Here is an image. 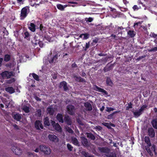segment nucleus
<instances>
[{
    "mask_svg": "<svg viewBox=\"0 0 157 157\" xmlns=\"http://www.w3.org/2000/svg\"><path fill=\"white\" fill-rule=\"evenodd\" d=\"M144 141L147 144V145L145 146V147L146 150L150 156H153V154L152 151L156 154L155 145L154 144L151 145L150 138L148 136H146L145 137Z\"/></svg>",
    "mask_w": 157,
    "mask_h": 157,
    "instance_id": "1",
    "label": "nucleus"
},
{
    "mask_svg": "<svg viewBox=\"0 0 157 157\" xmlns=\"http://www.w3.org/2000/svg\"><path fill=\"white\" fill-rule=\"evenodd\" d=\"M29 12V9L28 6H26L21 10L20 15L21 19H23L27 16V14Z\"/></svg>",
    "mask_w": 157,
    "mask_h": 157,
    "instance_id": "2",
    "label": "nucleus"
},
{
    "mask_svg": "<svg viewBox=\"0 0 157 157\" xmlns=\"http://www.w3.org/2000/svg\"><path fill=\"white\" fill-rule=\"evenodd\" d=\"M39 149L45 154L49 155L51 152V150L49 147L45 145H40Z\"/></svg>",
    "mask_w": 157,
    "mask_h": 157,
    "instance_id": "3",
    "label": "nucleus"
},
{
    "mask_svg": "<svg viewBox=\"0 0 157 157\" xmlns=\"http://www.w3.org/2000/svg\"><path fill=\"white\" fill-rule=\"evenodd\" d=\"M67 113L71 115L75 114V109L74 106L71 105H69L67 107Z\"/></svg>",
    "mask_w": 157,
    "mask_h": 157,
    "instance_id": "4",
    "label": "nucleus"
},
{
    "mask_svg": "<svg viewBox=\"0 0 157 157\" xmlns=\"http://www.w3.org/2000/svg\"><path fill=\"white\" fill-rule=\"evenodd\" d=\"M1 75L3 78H10L11 76H13V73L12 72H8L5 71L2 73Z\"/></svg>",
    "mask_w": 157,
    "mask_h": 157,
    "instance_id": "5",
    "label": "nucleus"
},
{
    "mask_svg": "<svg viewBox=\"0 0 157 157\" xmlns=\"http://www.w3.org/2000/svg\"><path fill=\"white\" fill-rule=\"evenodd\" d=\"M13 151L17 155H20L22 153V150L19 147L13 146L11 148Z\"/></svg>",
    "mask_w": 157,
    "mask_h": 157,
    "instance_id": "6",
    "label": "nucleus"
},
{
    "mask_svg": "<svg viewBox=\"0 0 157 157\" xmlns=\"http://www.w3.org/2000/svg\"><path fill=\"white\" fill-rule=\"evenodd\" d=\"M80 139L82 145L85 147H88L89 146V142L85 136L80 137Z\"/></svg>",
    "mask_w": 157,
    "mask_h": 157,
    "instance_id": "7",
    "label": "nucleus"
},
{
    "mask_svg": "<svg viewBox=\"0 0 157 157\" xmlns=\"http://www.w3.org/2000/svg\"><path fill=\"white\" fill-rule=\"evenodd\" d=\"M147 132L148 135L151 138L154 137L155 136V131L153 128L152 127L148 128L147 129Z\"/></svg>",
    "mask_w": 157,
    "mask_h": 157,
    "instance_id": "8",
    "label": "nucleus"
},
{
    "mask_svg": "<svg viewBox=\"0 0 157 157\" xmlns=\"http://www.w3.org/2000/svg\"><path fill=\"white\" fill-rule=\"evenodd\" d=\"M29 58V57L28 55L24 56H23L22 55L19 56L17 61L18 63L25 62L26 61V59L28 58Z\"/></svg>",
    "mask_w": 157,
    "mask_h": 157,
    "instance_id": "9",
    "label": "nucleus"
},
{
    "mask_svg": "<svg viewBox=\"0 0 157 157\" xmlns=\"http://www.w3.org/2000/svg\"><path fill=\"white\" fill-rule=\"evenodd\" d=\"M59 87L60 88L63 87L64 89V91H67L69 90V88L67 86V84L66 82L63 81L60 83Z\"/></svg>",
    "mask_w": 157,
    "mask_h": 157,
    "instance_id": "10",
    "label": "nucleus"
},
{
    "mask_svg": "<svg viewBox=\"0 0 157 157\" xmlns=\"http://www.w3.org/2000/svg\"><path fill=\"white\" fill-rule=\"evenodd\" d=\"M94 90L96 91L103 93L105 94L106 95L108 94V93L106 90L96 85L94 86Z\"/></svg>",
    "mask_w": 157,
    "mask_h": 157,
    "instance_id": "11",
    "label": "nucleus"
},
{
    "mask_svg": "<svg viewBox=\"0 0 157 157\" xmlns=\"http://www.w3.org/2000/svg\"><path fill=\"white\" fill-rule=\"evenodd\" d=\"M49 139L51 141L57 142L58 141V139L57 137L54 135H49L48 136Z\"/></svg>",
    "mask_w": 157,
    "mask_h": 157,
    "instance_id": "12",
    "label": "nucleus"
},
{
    "mask_svg": "<svg viewBox=\"0 0 157 157\" xmlns=\"http://www.w3.org/2000/svg\"><path fill=\"white\" fill-rule=\"evenodd\" d=\"M98 149L99 151L102 153H105V155H106V154H107L109 152L110 149L106 147H99Z\"/></svg>",
    "mask_w": 157,
    "mask_h": 157,
    "instance_id": "13",
    "label": "nucleus"
},
{
    "mask_svg": "<svg viewBox=\"0 0 157 157\" xmlns=\"http://www.w3.org/2000/svg\"><path fill=\"white\" fill-rule=\"evenodd\" d=\"M35 127L38 130H39L40 128L41 129H43V128L41 122L39 121H36L35 122Z\"/></svg>",
    "mask_w": 157,
    "mask_h": 157,
    "instance_id": "14",
    "label": "nucleus"
},
{
    "mask_svg": "<svg viewBox=\"0 0 157 157\" xmlns=\"http://www.w3.org/2000/svg\"><path fill=\"white\" fill-rule=\"evenodd\" d=\"M71 142L74 145L78 146H80L79 142L76 138L74 137H71Z\"/></svg>",
    "mask_w": 157,
    "mask_h": 157,
    "instance_id": "15",
    "label": "nucleus"
},
{
    "mask_svg": "<svg viewBox=\"0 0 157 157\" xmlns=\"http://www.w3.org/2000/svg\"><path fill=\"white\" fill-rule=\"evenodd\" d=\"M84 106L86 110L91 111L92 109L91 104L88 102L84 103Z\"/></svg>",
    "mask_w": 157,
    "mask_h": 157,
    "instance_id": "16",
    "label": "nucleus"
},
{
    "mask_svg": "<svg viewBox=\"0 0 157 157\" xmlns=\"http://www.w3.org/2000/svg\"><path fill=\"white\" fill-rule=\"evenodd\" d=\"M87 137L91 140H94L95 139V136L91 132H86V133Z\"/></svg>",
    "mask_w": 157,
    "mask_h": 157,
    "instance_id": "17",
    "label": "nucleus"
},
{
    "mask_svg": "<svg viewBox=\"0 0 157 157\" xmlns=\"http://www.w3.org/2000/svg\"><path fill=\"white\" fill-rule=\"evenodd\" d=\"M152 126L156 129H157V117L154 118L151 121Z\"/></svg>",
    "mask_w": 157,
    "mask_h": 157,
    "instance_id": "18",
    "label": "nucleus"
},
{
    "mask_svg": "<svg viewBox=\"0 0 157 157\" xmlns=\"http://www.w3.org/2000/svg\"><path fill=\"white\" fill-rule=\"evenodd\" d=\"M47 111L48 113L50 115H53L55 110L53 108L50 107L47 108Z\"/></svg>",
    "mask_w": 157,
    "mask_h": 157,
    "instance_id": "19",
    "label": "nucleus"
},
{
    "mask_svg": "<svg viewBox=\"0 0 157 157\" xmlns=\"http://www.w3.org/2000/svg\"><path fill=\"white\" fill-rule=\"evenodd\" d=\"M5 90L7 92L9 93L10 94L14 93L15 91V90L11 87H9L5 88Z\"/></svg>",
    "mask_w": 157,
    "mask_h": 157,
    "instance_id": "20",
    "label": "nucleus"
},
{
    "mask_svg": "<svg viewBox=\"0 0 157 157\" xmlns=\"http://www.w3.org/2000/svg\"><path fill=\"white\" fill-rule=\"evenodd\" d=\"M67 5H65L64 6H63L60 4H58L56 5L57 8L61 11H63L64 10L65 8L67 7Z\"/></svg>",
    "mask_w": 157,
    "mask_h": 157,
    "instance_id": "21",
    "label": "nucleus"
},
{
    "mask_svg": "<svg viewBox=\"0 0 157 157\" xmlns=\"http://www.w3.org/2000/svg\"><path fill=\"white\" fill-rule=\"evenodd\" d=\"M65 121L67 124L69 125H71V118L68 116H65Z\"/></svg>",
    "mask_w": 157,
    "mask_h": 157,
    "instance_id": "22",
    "label": "nucleus"
},
{
    "mask_svg": "<svg viewBox=\"0 0 157 157\" xmlns=\"http://www.w3.org/2000/svg\"><path fill=\"white\" fill-rule=\"evenodd\" d=\"M58 55L57 54H56L49 60V62L50 63H55L56 61V60L58 58Z\"/></svg>",
    "mask_w": 157,
    "mask_h": 157,
    "instance_id": "23",
    "label": "nucleus"
},
{
    "mask_svg": "<svg viewBox=\"0 0 157 157\" xmlns=\"http://www.w3.org/2000/svg\"><path fill=\"white\" fill-rule=\"evenodd\" d=\"M57 119L59 122L63 123V115L60 114H58L56 116Z\"/></svg>",
    "mask_w": 157,
    "mask_h": 157,
    "instance_id": "24",
    "label": "nucleus"
},
{
    "mask_svg": "<svg viewBox=\"0 0 157 157\" xmlns=\"http://www.w3.org/2000/svg\"><path fill=\"white\" fill-rule=\"evenodd\" d=\"M89 35L87 33H83L81 34L79 37L80 38L83 37V40H86L89 38Z\"/></svg>",
    "mask_w": 157,
    "mask_h": 157,
    "instance_id": "25",
    "label": "nucleus"
},
{
    "mask_svg": "<svg viewBox=\"0 0 157 157\" xmlns=\"http://www.w3.org/2000/svg\"><path fill=\"white\" fill-rule=\"evenodd\" d=\"M106 156L107 157H116V155L114 152H111L110 150L109 152L106 154Z\"/></svg>",
    "mask_w": 157,
    "mask_h": 157,
    "instance_id": "26",
    "label": "nucleus"
},
{
    "mask_svg": "<svg viewBox=\"0 0 157 157\" xmlns=\"http://www.w3.org/2000/svg\"><path fill=\"white\" fill-rule=\"evenodd\" d=\"M13 118L17 121H19L21 119V114L19 113H17L14 114L13 116Z\"/></svg>",
    "mask_w": 157,
    "mask_h": 157,
    "instance_id": "27",
    "label": "nucleus"
},
{
    "mask_svg": "<svg viewBox=\"0 0 157 157\" xmlns=\"http://www.w3.org/2000/svg\"><path fill=\"white\" fill-rule=\"evenodd\" d=\"M36 25L33 23H31L30 26H29V28L33 32H34L36 29Z\"/></svg>",
    "mask_w": 157,
    "mask_h": 157,
    "instance_id": "28",
    "label": "nucleus"
},
{
    "mask_svg": "<svg viewBox=\"0 0 157 157\" xmlns=\"http://www.w3.org/2000/svg\"><path fill=\"white\" fill-rule=\"evenodd\" d=\"M106 83L107 85L112 86L113 85V83L110 78L107 77L106 80Z\"/></svg>",
    "mask_w": 157,
    "mask_h": 157,
    "instance_id": "29",
    "label": "nucleus"
},
{
    "mask_svg": "<svg viewBox=\"0 0 157 157\" xmlns=\"http://www.w3.org/2000/svg\"><path fill=\"white\" fill-rule=\"evenodd\" d=\"M74 78L76 81H77L80 82H83L85 81L84 79L81 78V77L79 76H74Z\"/></svg>",
    "mask_w": 157,
    "mask_h": 157,
    "instance_id": "30",
    "label": "nucleus"
},
{
    "mask_svg": "<svg viewBox=\"0 0 157 157\" xmlns=\"http://www.w3.org/2000/svg\"><path fill=\"white\" fill-rule=\"evenodd\" d=\"M54 127L56 130L59 132H60L61 131V129L59 125L58 124L56 123L54 125Z\"/></svg>",
    "mask_w": 157,
    "mask_h": 157,
    "instance_id": "31",
    "label": "nucleus"
},
{
    "mask_svg": "<svg viewBox=\"0 0 157 157\" xmlns=\"http://www.w3.org/2000/svg\"><path fill=\"white\" fill-rule=\"evenodd\" d=\"M133 113L135 117H137L142 113L139 110L138 111L133 112Z\"/></svg>",
    "mask_w": 157,
    "mask_h": 157,
    "instance_id": "32",
    "label": "nucleus"
},
{
    "mask_svg": "<svg viewBox=\"0 0 157 157\" xmlns=\"http://www.w3.org/2000/svg\"><path fill=\"white\" fill-rule=\"evenodd\" d=\"M36 0H32L30 1V4L31 5L33 6H35L36 7L37 6H39V3H37L36 2Z\"/></svg>",
    "mask_w": 157,
    "mask_h": 157,
    "instance_id": "33",
    "label": "nucleus"
},
{
    "mask_svg": "<svg viewBox=\"0 0 157 157\" xmlns=\"http://www.w3.org/2000/svg\"><path fill=\"white\" fill-rule=\"evenodd\" d=\"M128 34L131 37H134L135 35L134 31L132 30L129 31L128 32Z\"/></svg>",
    "mask_w": 157,
    "mask_h": 157,
    "instance_id": "34",
    "label": "nucleus"
},
{
    "mask_svg": "<svg viewBox=\"0 0 157 157\" xmlns=\"http://www.w3.org/2000/svg\"><path fill=\"white\" fill-rule=\"evenodd\" d=\"M44 124L45 125L49 126L50 125V123L49 121V119L48 117H46L44 119Z\"/></svg>",
    "mask_w": 157,
    "mask_h": 157,
    "instance_id": "35",
    "label": "nucleus"
},
{
    "mask_svg": "<svg viewBox=\"0 0 157 157\" xmlns=\"http://www.w3.org/2000/svg\"><path fill=\"white\" fill-rule=\"evenodd\" d=\"M81 154L86 157H91V156L88 152H86L85 151H82L81 152Z\"/></svg>",
    "mask_w": 157,
    "mask_h": 157,
    "instance_id": "36",
    "label": "nucleus"
},
{
    "mask_svg": "<svg viewBox=\"0 0 157 157\" xmlns=\"http://www.w3.org/2000/svg\"><path fill=\"white\" fill-rule=\"evenodd\" d=\"M10 56L8 55H6L4 56V60L6 62H8L10 60Z\"/></svg>",
    "mask_w": 157,
    "mask_h": 157,
    "instance_id": "37",
    "label": "nucleus"
},
{
    "mask_svg": "<svg viewBox=\"0 0 157 157\" xmlns=\"http://www.w3.org/2000/svg\"><path fill=\"white\" fill-rule=\"evenodd\" d=\"M147 105H143L142 106L141 108L140 109V111L142 113L143 111L147 107Z\"/></svg>",
    "mask_w": 157,
    "mask_h": 157,
    "instance_id": "38",
    "label": "nucleus"
},
{
    "mask_svg": "<svg viewBox=\"0 0 157 157\" xmlns=\"http://www.w3.org/2000/svg\"><path fill=\"white\" fill-rule=\"evenodd\" d=\"M32 76L33 78L37 81H39V76L35 73L32 74Z\"/></svg>",
    "mask_w": 157,
    "mask_h": 157,
    "instance_id": "39",
    "label": "nucleus"
},
{
    "mask_svg": "<svg viewBox=\"0 0 157 157\" xmlns=\"http://www.w3.org/2000/svg\"><path fill=\"white\" fill-rule=\"evenodd\" d=\"M15 81V79L14 78H12L10 79L7 80L6 82L7 83L10 84Z\"/></svg>",
    "mask_w": 157,
    "mask_h": 157,
    "instance_id": "40",
    "label": "nucleus"
},
{
    "mask_svg": "<svg viewBox=\"0 0 157 157\" xmlns=\"http://www.w3.org/2000/svg\"><path fill=\"white\" fill-rule=\"evenodd\" d=\"M67 147L68 150L70 151H71L72 150L73 147L70 144H67Z\"/></svg>",
    "mask_w": 157,
    "mask_h": 157,
    "instance_id": "41",
    "label": "nucleus"
},
{
    "mask_svg": "<svg viewBox=\"0 0 157 157\" xmlns=\"http://www.w3.org/2000/svg\"><path fill=\"white\" fill-rule=\"evenodd\" d=\"M23 110L26 113H28L29 111V107L27 106H25L23 108Z\"/></svg>",
    "mask_w": 157,
    "mask_h": 157,
    "instance_id": "42",
    "label": "nucleus"
},
{
    "mask_svg": "<svg viewBox=\"0 0 157 157\" xmlns=\"http://www.w3.org/2000/svg\"><path fill=\"white\" fill-rule=\"evenodd\" d=\"M67 131L69 133L72 134L74 133L73 130L69 127H67L66 128Z\"/></svg>",
    "mask_w": 157,
    "mask_h": 157,
    "instance_id": "43",
    "label": "nucleus"
},
{
    "mask_svg": "<svg viewBox=\"0 0 157 157\" xmlns=\"http://www.w3.org/2000/svg\"><path fill=\"white\" fill-rule=\"evenodd\" d=\"M85 20L87 22H90L93 21V19L91 17H89V18H86Z\"/></svg>",
    "mask_w": 157,
    "mask_h": 157,
    "instance_id": "44",
    "label": "nucleus"
},
{
    "mask_svg": "<svg viewBox=\"0 0 157 157\" xmlns=\"http://www.w3.org/2000/svg\"><path fill=\"white\" fill-rule=\"evenodd\" d=\"M114 110V109L113 108L107 107L106 108V111L107 112H109L111 111H113Z\"/></svg>",
    "mask_w": 157,
    "mask_h": 157,
    "instance_id": "45",
    "label": "nucleus"
},
{
    "mask_svg": "<svg viewBox=\"0 0 157 157\" xmlns=\"http://www.w3.org/2000/svg\"><path fill=\"white\" fill-rule=\"evenodd\" d=\"M25 38H27L30 35L28 32H26L24 33Z\"/></svg>",
    "mask_w": 157,
    "mask_h": 157,
    "instance_id": "46",
    "label": "nucleus"
},
{
    "mask_svg": "<svg viewBox=\"0 0 157 157\" xmlns=\"http://www.w3.org/2000/svg\"><path fill=\"white\" fill-rule=\"evenodd\" d=\"M41 110L40 109H38L37 111V113H36L37 115L39 117H40L41 115Z\"/></svg>",
    "mask_w": 157,
    "mask_h": 157,
    "instance_id": "47",
    "label": "nucleus"
},
{
    "mask_svg": "<svg viewBox=\"0 0 157 157\" xmlns=\"http://www.w3.org/2000/svg\"><path fill=\"white\" fill-rule=\"evenodd\" d=\"M113 113L109 114L108 116L107 119H110L113 118Z\"/></svg>",
    "mask_w": 157,
    "mask_h": 157,
    "instance_id": "48",
    "label": "nucleus"
},
{
    "mask_svg": "<svg viewBox=\"0 0 157 157\" xmlns=\"http://www.w3.org/2000/svg\"><path fill=\"white\" fill-rule=\"evenodd\" d=\"M38 44H39L40 47L41 48H42L44 45V44L42 42L39 41H38Z\"/></svg>",
    "mask_w": 157,
    "mask_h": 157,
    "instance_id": "49",
    "label": "nucleus"
},
{
    "mask_svg": "<svg viewBox=\"0 0 157 157\" xmlns=\"http://www.w3.org/2000/svg\"><path fill=\"white\" fill-rule=\"evenodd\" d=\"M157 50V48L156 47H155L152 48L148 50V51L149 52H152V51H155Z\"/></svg>",
    "mask_w": 157,
    "mask_h": 157,
    "instance_id": "50",
    "label": "nucleus"
},
{
    "mask_svg": "<svg viewBox=\"0 0 157 157\" xmlns=\"http://www.w3.org/2000/svg\"><path fill=\"white\" fill-rule=\"evenodd\" d=\"M90 42H89L88 43H86V48L85 49V50H86V49L90 47Z\"/></svg>",
    "mask_w": 157,
    "mask_h": 157,
    "instance_id": "51",
    "label": "nucleus"
},
{
    "mask_svg": "<svg viewBox=\"0 0 157 157\" xmlns=\"http://www.w3.org/2000/svg\"><path fill=\"white\" fill-rule=\"evenodd\" d=\"M94 128L97 129L98 131H100L102 129V127L99 126H96Z\"/></svg>",
    "mask_w": 157,
    "mask_h": 157,
    "instance_id": "52",
    "label": "nucleus"
},
{
    "mask_svg": "<svg viewBox=\"0 0 157 157\" xmlns=\"http://www.w3.org/2000/svg\"><path fill=\"white\" fill-rule=\"evenodd\" d=\"M77 67V66L75 62L72 64V65H71V67L72 68H76Z\"/></svg>",
    "mask_w": 157,
    "mask_h": 157,
    "instance_id": "53",
    "label": "nucleus"
},
{
    "mask_svg": "<svg viewBox=\"0 0 157 157\" xmlns=\"http://www.w3.org/2000/svg\"><path fill=\"white\" fill-rule=\"evenodd\" d=\"M150 36L154 38H157V35L155 33H152L151 34H150Z\"/></svg>",
    "mask_w": 157,
    "mask_h": 157,
    "instance_id": "54",
    "label": "nucleus"
},
{
    "mask_svg": "<svg viewBox=\"0 0 157 157\" xmlns=\"http://www.w3.org/2000/svg\"><path fill=\"white\" fill-rule=\"evenodd\" d=\"M34 98L37 101H41V99L36 96H34Z\"/></svg>",
    "mask_w": 157,
    "mask_h": 157,
    "instance_id": "55",
    "label": "nucleus"
},
{
    "mask_svg": "<svg viewBox=\"0 0 157 157\" xmlns=\"http://www.w3.org/2000/svg\"><path fill=\"white\" fill-rule=\"evenodd\" d=\"M146 56L145 55H144V56H140L137 58V60H140L141 59H142V58L145 57Z\"/></svg>",
    "mask_w": 157,
    "mask_h": 157,
    "instance_id": "56",
    "label": "nucleus"
},
{
    "mask_svg": "<svg viewBox=\"0 0 157 157\" xmlns=\"http://www.w3.org/2000/svg\"><path fill=\"white\" fill-rule=\"evenodd\" d=\"M133 10H138L139 8H138V7H137V6H136V5H134L133 7Z\"/></svg>",
    "mask_w": 157,
    "mask_h": 157,
    "instance_id": "57",
    "label": "nucleus"
},
{
    "mask_svg": "<svg viewBox=\"0 0 157 157\" xmlns=\"http://www.w3.org/2000/svg\"><path fill=\"white\" fill-rule=\"evenodd\" d=\"M102 124L104 126H106L107 127H108L109 126V124L108 123L104 122Z\"/></svg>",
    "mask_w": 157,
    "mask_h": 157,
    "instance_id": "58",
    "label": "nucleus"
},
{
    "mask_svg": "<svg viewBox=\"0 0 157 157\" xmlns=\"http://www.w3.org/2000/svg\"><path fill=\"white\" fill-rule=\"evenodd\" d=\"M132 108V104L130 103L128 104V106L127 107V109H128L129 108Z\"/></svg>",
    "mask_w": 157,
    "mask_h": 157,
    "instance_id": "59",
    "label": "nucleus"
},
{
    "mask_svg": "<svg viewBox=\"0 0 157 157\" xmlns=\"http://www.w3.org/2000/svg\"><path fill=\"white\" fill-rule=\"evenodd\" d=\"M98 56H105L107 55L106 54H104L102 53H99L98 54Z\"/></svg>",
    "mask_w": 157,
    "mask_h": 157,
    "instance_id": "60",
    "label": "nucleus"
},
{
    "mask_svg": "<svg viewBox=\"0 0 157 157\" xmlns=\"http://www.w3.org/2000/svg\"><path fill=\"white\" fill-rule=\"evenodd\" d=\"M123 29V28L122 27H118L117 28V30L119 31L120 30H121Z\"/></svg>",
    "mask_w": 157,
    "mask_h": 157,
    "instance_id": "61",
    "label": "nucleus"
},
{
    "mask_svg": "<svg viewBox=\"0 0 157 157\" xmlns=\"http://www.w3.org/2000/svg\"><path fill=\"white\" fill-rule=\"evenodd\" d=\"M3 60L2 58H0V66H1L2 65V63Z\"/></svg>",
    "mask_w": 157,
    "mask_h": 157,
    "instance_id": "62",
    "label": "nucleus"
},
{
    "mask_svg": "<svg viewBox=\"0 0 157 157\" xmlns=\"http://www.w3.org/2000/svg\"><path fill=\"white\" fill-rule=\"evenodd\" d=\"M40 30H42V29H43V27L42 26V25L40 24Z\"/></svg>",
    "mask_w": 157,
    "mask_h": 157,
    "instance_id": "63",
    "label": "nucleus"
},
{
    "mask_svg": "<svg viewBox=\"0 0 157 157\" xmlns=\"http://www.w3.org/2000/svg\"><path fill=\"white\" fill-rule=\"evenodd\" d=\"M105 109V107L104 106H102L100 109V111H102Z\"/></svg>",
    "mask_w": 157,
    "mask_h": 157,
    "instance_id": "64",
    "label": "nucleus"
}]
</instances>
